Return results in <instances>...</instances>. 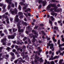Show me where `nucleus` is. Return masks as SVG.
Listing matches in <instances>:
<instances>
[{
  "mask_svg": "<svg viewBox=\"0 0 64 64\" xmlns=\"http://www.w3.org/2000/svg\"><path fill=\"white\" fill-rule=\"evenodd\" d=\"M50 12H51L50 14L51 15H52V16H54V15L55 16H56L57 15V14L56 13H54V11L55 12H62V9L60 8L59 9L57 10L56 8H51L50 9Z\"/></svg>",
  "mask_w": 64,
  "mask_h": 64,
  "instance_id": "1",
  "label": "nucleus"
},
{
  "mask_svg": "<svg viewBox=\"0 0 64 64\" xmlns=\"http://www.w3.org/2000/svg\"><path fill=\"white\" fill-rule=\"evenodd\" d=\"M33 36V40H32V42L33 43H34L35 42V41H36L37 40L36 39H35V38H37V36H33L32 34H31L30 35V38L32 37Z\"/></svg>",
  "mask_w": 64,
  "mask_h": 64,
  "instance_id": "2",
  "label": "nucleus"
},
{
  "mask_svg": "<svg viewBox=\"0 0 64 64\" xmlns=\"http://www.w3.org/2000/svg\"><path fill=\"white\" fill-rule=\"evenodd\" d=\"M17 27L18 29V31L19 32H23V30L21 29L20 30V29L21 28V27L20 26V22H18L17 24Z\"/></svg>",
  "mask_w": 64,
  "mask_h": 64,
  "instance_id": "3",
  "label": "nucleus"
},
{
  "mask_svg": "<svg viewBox=\"0 0 64 64\" xmlns=\"http://www.w3.org/2000/svg\"><path fill=\"white\" fill-rule=\"evenodd\" d=\"M18 17V16L16 15V18L15 19V21L16 22H20V23H22L23 24L24 23L22 21H20V20H19Z\"/></svg>",
  "mask_w": 64,
  "mask_h": 64,
  "instance_id": "4",
  "label": "nucleus"
},
{
  "mask_svg": "<svg viewBox=\"0 0 64 64\" xmlns=\"http://www.w3.org/2000/svg\"><path fill=\"white\" fill-rule=\"evenodd\" d=\"M52 43V41H49V44H48V45L49 46H52L50 47V49H51L52 48H53V46H54V44H50V43Z\"/></svg>",
  "mask_w": 64,
  "mask_h": 64,
  "instance_id": "5",
  "label": "nucleus"
},
{
  "mask_svg": "<svg viewBox=\"0 0 64 64\" xmlns=\"http://www.w3.org/2000/svg\"><path fill=\"white\" fill-rule=\"evenodd\" d=\"M39 3H42L43 4V6H45L46 5V1L43 2L42 1V0H39L38 1Z\"/></svg>",
  "mask_w": 64,
  "mask_h": 64,
  "instance_id": "6",
  "label": "nucleus"
},
{
  "mask_svg": "<svg viewBox=\"0 0 64 64\" xmlns=\"http://www.w3.org/2000/svg\"><path fill=\"white\" fill-rule=\"evenodd\" d=\"M55 4H51L50 5H49L48 7H47V10H49V9H50V8H51V6L52 7H55Z\"/></svg>",
  "mask_w": 64,
  "mask_h": 64,
  "instance_id": "7",
  "label": "nucleus"
},
{
  "mask_svg": "<svg viewBox=\"0 0 64 64\" xmlns=\"http://www.w3.org/2000/svg\"><path fill=\"white\" fill-rule=\"evenodd\" d=\"M16 34H14V35H12V36H8V39H14V38L15 37L14 36H15Z\"/></svg>",
  "mask_w": 64,
  "mask_h": 64,
  "instance_id": "8",
  "label": "nucleus"
},
{
  "mask_svg": "<svg viewBox=\"0 0 64 64\" xmlns=\"http://www.w3.org/2000/svg\"><path fill=\"white\" fill-rule=\"evenodd\" d=\"M10 54L12 56V58H11V61H13V60L14 59H15V56H14V54L12 52H10Z\"/></svg>",
  "mask_w": 64,
  "mask_h": 64,
  "instance_id": "9",
  "label": "nucleus"
},
{
  "mask_svg": "<svg viewBox=\"0 0 64 64\" xmlns=\"http://www.w3.org/2000/svg\"><path fill=\"white\" fill-rule=\"evenodd\" d=\"M14 10V11H12L11 12L12 14H14V13L17 14V10L16 8H15Z\"/></svg>",
  "mask_w": 64,
  "mask_h": 64,
  "instance_id": "10",
  "label": "nucleus"
},
{
  "mask_svg": "<svg viewBox=\"0 0 64 64\" xmlns=\"http://www.w3.org/2000/svg\"><path fill=\"white\" fill-rule=\"evenodd\" d=\"M16 49H17L18 50H20L21 52H22V51H23V50H22V49L20 48H18V46H16Z\"/></svg>",
  "mask_w": 64,
  "mask_h": 64,
  "instance_id": "11",
  "label": "nucleus"
},
{
  "mask_svg": "<svg viewBox=\"0 0 64 64\" xmlns=\"http://www.w3.org/2000/svg\"><path fill=\"white\" fill-rule=\"evenodd\" d=\"M18 44L19 45V44H23V42H22V43L21 42H20V40H18V42H17Z\"/></svg>",
  "mask_w": 64,
  "mask_h": 64,
  "instance_id": "12",
  "label": "nucleus"
},
{
  "mask_svg": "<svg viewBox=\"0 0 64 64\" xmlns=\"http://www.w3.org/2000/svg\"><path fill=\"white\" fill-rule=\"evenodd\" d=\"M7 40V39H6V38H4L2 40H1V42H4V41H6Z\"/></svg>",
  "mask_w": 64,
  "mask_h": 64,
  "instance_id": "13",
  "label": "nucleus"
},
{
  "mask_svg": "<svg viewBox=\"0 0 64 64\" xmlns=\"http://www.w3.org/2000/svg\"><path fill=\"white\" fill-rule=\"evenodd\" d=\"M11 0H10V1H9V0H6V2L8 3L9 4H11Z\"/></svg>",
  "mask_w": 64,
  "mask_h": 64,
  "instance_id": "14",
  "label": "nucleus"
},
{
  "mask_svg": "<svg viewBox=\"0 0 64 64\" xmlns=\"http://www.w3.org/2000/svg\"><path fill=\"white\" fill-rule=\"evenodd\" d=\"M30 9H31L30 8H28L27 10L24 11V12H28V11H29L30 12H31V10H30Z\"/></svg>",
  "mask_w": 64,
  "mask_h": 64,
  "instance_id": "15",
  "label": "nucleus"
},
{
  "mask_svg": "<svg viewBox=\"0 0 64 64\" xmlns=\"http://www.w3.org/2000/svg\"><path fill=\"white\" fill-rule=\"evenodd\" d=\"M54 60V59H53V56L52 55L51 56V58H50L49 59V60Z\"/></svg>",
  "mask_w": 64,
  "mask_h": 64,
  "instance_id": "16",
  "label": "nucleus"
},
{
  "mask_svg": "<svg viewBox=\"0 0 64 64\" xmlns=\"http://www.w3.org/2000/svg\"><path fill=\"white\" fill-rule=\"evenodd\" d=\"M32 32H34V34H36V35L37 36H38V34L36 33V31H34V30H33L32 31Z\"/></svg>",
  "mask_w": 64,
  "mask_h": 64,
  "instance_id": "17",
  "label": "nucleus"
},
{
  "mask_svg": "<svg viewBox=\"0 0 64 64\" xmlns=\"http://www.w3.org/2000/svg\"><path fill=\"white\" fill-rule=\"evenodd\" d=\"M52 39L54 42H56L57 41V40L55 39V37H52Z\"/></svg>",
  "mask_w": 64,
  "mask_h": 64,
  "instance_id": "18",
  "label": "nucleus"
},
{
  "mask_svg": "<svg viewBox=\"0 0 64 64\" xmlns=\"http://www.w3.org/2000/svg\"><path fill=\"white\" fill-rule=\"evenodd\" d=\"M30 26H28V28L27 27L26 28L27 29H28L29 31H29V32H30V31H31V30H30Z\"/></svg>",
  "mask_w": 64,
  "mask_h": 64,
  "instance_id": "19",
  "label": "nucleus"
},
{
  "mask_svg": "<svg viewBox=\"0 0 64 64\" xmlns=\"http://www.w3.org/2000/svg\"><path fill=\"white\" fill-rule=\"evenodd\" d=\"M54 29H56V30H57L58 31H59V30H58V27L54 26Z\"/></svg>",
  "mask_w": 64,
  "mask_h": 64,
  "instance_id": "20",
  "label": "nucleus"
},
{
  "mask_svg": "<svg viewBox=\"0 0 64 64\" xmlns=\"http://www.w3.org/2000/svg\"><path fill=\"white\" fill-rule=\"evenodd\" d=\"M58 56H56L53 58L54 59H58Z\"/></svg>",
  "mask_w": 64,
  "mask_h": 64,
  "instance_id": "21",
  "label": "nucleus"
},
{
  "mask_svg": "<svg viewBox=\"0 0 64 64\" xmlns=\"http://www.w3.org/2000/svg\"><path fill=\"white\" fill-rule=\"evenodd\" d=\"M18 60L19 61H20V62H21V61H22V58H19L18 59Z\"/></svg>",
  "mask_w": 64,
  "mask_h": 64,
  "instance_id": "22",
  "label": "nucleus"
},
{
  "mask_svg": "<svg viewBox=\"0 0 64 64\" xmlns=\"http://www.w3.org/2000/svg\"><path fill=\"white\" fill-rule=\"evenodd\" d=\"M5 16V18H6H6H8V16H5V15H4L2 16V17L3 18H4V17Z\"/></svg>",
  "mask_w": 64,
  "mask_h": 64,
  "instance_id": "23",
  "label": "nucleus"
},
{
  "mask_svg": "<svg viewBox=\"0 0 64 64\" xmlns=\"http://www.w3.org/2000/svg\"><path fill=\"white\" fill-rule=\"evenodd\" d=\"M63 60H62V59L60 60L59 62H60L61 64H62V62H63Z\"/></svg>",
  "mask_w": 64,
  "mask_h": 64,
  "instance_id": "24",
  "label": "nucleus"
},
{
  "mask_svg": "<svg viewBox=\"0 0 64 64\" xmlns=\"http://www.w3.org/2000/svg\"><path fill=\"white\" fill-rule=\"evenodd\" d=\"M50 18L52 20H54V18H53V16H51Z\"/></svg>",
  "mask_w": 64,
  "mask_h": 64,
  "instance_id": "25",
  "label": "nucleus"
},
{
  "mask_svg": "<svg viewBox=\"0 0 64 64\" xmlns=\"http://www.w3.org/2000/svg\"><path fill=\"white\" fill-rule=\"evenodd\" d=\"M6 21L7 23L9 24V19L8 18L6 19Z\"/></svg>",
  "mask_w": 64,
  "mask_h": 64,
  "instance_id": "26",
  "label": "nucleus"
},
{
  "mask_svg": "<svg viewBox=\"0 0 64 64\" xmlns=\"http://www.w3.org/2000/svg\"><path fill=\"white\" fill-rule=\"evenodd\" d=\"M17 29H16L15 30V28H13V31L14 32H16V31H17Z\"/></svg>",
  "mask_w": 64,
  "mask_h": 64,
  "instance_id": "27",
  "label": "nucleus"
},
{
  "mask_svg": "<svg viewBox=\"0 0 64 64\" xmlns=\"http://www.w3.org/2000/svg\"><path fill=\"white\" fill-rule=\"evenodd\" d=\"M41 32L43 34H44V35H46V34L43 31H42Z\"/></svg>",
  "mask_w": 64,
  "mask_h": 64,
  "instance_id": "28",
  "label": "nucleus"
},
{
  "mask_svg": "<svg viewBox=\"0 0 64 64\" xmlns=\"http://www.w3.org/2000/svg\"><path fill=\"white\" fill-rule=\"evenodd\" d=\"M20 5H25V4H23L22 2H20Z\"/></svg>",
  "mask_w": 64,
  "mask_h": 64,
  "instance_id": "29",
  "label": "nucleus"
},
{
  "mask_svg": "<svg viewBox=\"0 0 64 64\" xmlns=\"http://www.w3.org/2000/svg\"><path fill=\"white\" fill-rule=\"evenodd\" d=\"M49 22L50 24H51V26H52V21H51L50 20Z\"/></svg>",
  "mask_w": 64,
  "mask_h": 64,
  "instance_id": "30",
  "label": "nucleus"
},
{
  "mask_svg": "<svg viewBox=\"0 0 64 64\" xmlns=\"http://www.w3.org/2000/svg\"><path fill=\"white\" fill-rule=\"evenodd\" d=\"M18 59H17L16 60H15L14 62V63H15V64H16V63H17V62H18Z\"/></svg>",
  "mask_w": 64,
  "mask_h": 64,
  "instance_id": "31",
  "label": "nucleus"
},
{
  "mask_svg": "<svg viewBox=\"0 0 64 64\" xmlns=\"http://www.w3.org/2000/svg\"><path fill=\"white\" fill-rule=\"evenodd\" d=\"M62 20H60L58 21V23L60 24V23H62L61 22H62Z\"/></svg>",
  "mask_w": 64,
  "mask_h": 64,
  "instance_id": "32",
  "label": "nucleus"
},
{
  "mask_svg": "<svg viewBox=\"0 0 64 64\" xmlns=\"http://www.w3.org/2000/svg\"><path fill=\"white\" fill-rule=\"evenodd\" d=\"M60 50H61V51H63V50H64V48H60Z\"/></svg>",
  "mask_w": 64,
  "mask_h": 64,
  "instance_id": "33",
  "label": "nucleus"
},
{
  "mask_svg": "<svg viewBox=\"0 0 64 64\" xmlns=\"http://www.w3.org/2000/svg\"><path fill=\"white\" fill-rule=\"evenodd\" d=\"M19 9V10H21V6L19 5L18 6Z\"/></svg>",
  "mask_w": 64,
  "mask_h": 64,
  "instance_id": "34",
  "label": "nucleus"
},
{
  "mask_svg": "<svg viewBox=\"0 0 64 64\" xmlns=\"http://www.w3.org/2000/svg\"><path fill=\"white\" fill-rule=\"evenodd\" d=\"M19 15H22L23 14V13L21 12H18Z\"/></svg>",
  "mask_w": 64,
  "mask_h": 64,
  "instance_id": "35",
  "label": "nucleus"
},
{
  "mask_svg": "<svg viewBox=\"0 0 64 64\" xmlns=\"http://www.w3.org/2000/svg\"><path fill=\"white\" fill-rule=\"evenodd\" d=\"M10 7H11V6H10V5H9L8 6V9H10Z\"/></svg>",
  "mask_w": 64,
  "mask_h": 64,
  "instance_id": "36",
  "label": "nucleus"
},
{
  "mask_svg": "<svg viewBox=\"0 0 64 64\" xmlns=\"http://www.w3.org/2000/svg\"><path fill=\"white\" fill-rule=\"evenodd\" d=\"M27 38L26 37H24V38L23 39V41H25L26 39H27Z\"/></svg>",
  "mask_w": 64,
  "mask_h": 64,
  "instance_id": "37",
  "label": "nucleus"
},
{
  "mask_svg": "<svg viewBox=\"0 0 64 64\" xmlns=\"http://www.w3.org/2000/svg\"><path fill=\"white\" fill-rule=\"evenodd\" d=\"M14 4L16 7H17V2H16Z\"/></svg>",
  "mask_w": 64,
  "mask_h": 64,
  "instance_id": "38",
  "label": "nucleus"
},
{
  "mask_svg": "<svg viewBox=\"0 0 64 64\" xmlns=\"http://www.w3.org/2000/svg\"><path fill=\"white\" fill-rule=\"evenodd\" d=\"M3 9L4 10H3V12H5V11H6V10H5V8H3Z\"/></svg>",
  "mask_w": 64,
  "mask_h": 64,
  "instance_id": "39",
  "label": "nucleus"
},
{
  "mask_svg": "<svg viewBox=\"0 0 64 64\" xmlns=\"http://www.w3.org/2000/svg\"><path fill=\"white\" fill-rule=\"evenodd\" d=\"M47 61L46 60H45V62H44V64H47Z\"/></svg>",
  "mask_w": 64,
  "mask_h": 64,
  "instance_id": "40",
  "label": "nucleus"
},
{
  "mask_svg": "<svg viewBox=\"0 0 64 64\" xmlns=\"http://www.w3.org/2000/svg\"><path fill=\"white\" fill-rule=\"evenodd\" d=\"M24 15H25L26 16V17H28V16L27 15V14H26L25 13H24Z\"/></svg>",
  "mask_w": 64,
  "mask_h": 64,
  "instance_id": "41",
  "label": "nucleus"
},
{
  "mask_svg": "<svg viewBox=\"0 0 64 64\" xmlns=\"http://www.w3.org/2000/svg\"><path fill=\"white\" fill-rule=\"evenodd\" d=\"M60 43V40H58V44H59Z\"/></svg>",
  "mask_w": 64,
  "mask_h": 64,
  "instance_id": "42",
  "label": "nucleus"
},
{
  "mask_svg": "<svg viewBox=\"0 0 64 64\" xmlns=\"http://www.w3.org/2000/svg\"><path fill=\"white\" fill-rule=\"evenodd\" d=\"M12 7H14V4H12Z\"/></svg>",
  "mask_w": 64,
  "mask_h": 64,
  "instance_id": "43",
  "label": "nucleus"
},
{
  "mask_svg": "<svg viewBox=\"0 0 64 64\" xmlns=\"http://www.w3.org/2000/svg\"><path fill=\"white\" fill-rule=\"evenodd\" d=\"M2 44L3 45H6V44H6V43L5 42H4L2 43Z\"/></svg>",
  "mask_w": 64,
  "mask_h": 64,
  "instance_id": "44",
  "label": "nucleus"
},
{
  "mask_svg": "<svg viewBox=\"0 0 64 64\" xmlns=\"http://www.w3.org/2000/svg\"><path fill=\"white\" fill-rule=\"evenodd\" d=\"M28 16H31V14L30 13H28Z\"/></svg>",
  "mask_w": 64,
  "mask_h": 64,
  "instance_id": "45",
  "label": "nucleus"
},
{
  "mask_svg": "<svg viewBox=\"0 0 64 64\" xmlns=\"http://www.w3.org/2000/svg\"><path fill=\"white\" fill-rule=\"evenodd\" d=\"M23 16L22 15V16H20V19H21V18H23Z\"/></svg>",
  "mask_w": 64,
  "mask_h": 64,
  "instance_id": "46",
  "label": "nucleus"
},
{
  "mask_svg": "<svg viewBox=\"0 0 64 64\" xmlns=\"http://www.w3.org/2000/svg\"><path fill=\"white\" fill-rule=\"evenodd\" d=\"M0 35L2 37V36H3L4 35V34H1Z\"/></svg>",
  "mask_w": 64,
  "mask_h": 64,
  "instance_id": "47",
  "label": "nucleus"
},
{
  "mask_svg": "<svg viewBox=\"0 0 64 64\" xmlns=\"http://www.w3.org/2000/svg\"><path fill=\"white\" fill-rule=\"evenodd\" d=\"M57 6H58V7H60V6H60V4H58L57 5Z\"/></svg>",
  "mask_w": 64,
  "mask_h": 64,
  "instance_id": "48",
  "label": "nucleus"
},
{
  "mask_svg": "<svg viewBox=\"0 0 64 64\" xmlns=\"http://www.w3.org/2000/svg\"><path fill=\"white\" fill-rule=\"evenodd\" d=\"M54 61L55 63H57V62H58V60H54Z\"/></svg>",
  "mask_w": 64,
  "mask_h": 64,
  "instance_id": "49",
  "label": "nucleus"
},
{
  "mask_svg": "<svg viewBox=\"0 0 64 64\" xmlns=\"http://www.w3.org/2000/svg\"><path fill=\"white\" fill-rule=\"evenodd\" d=\"M60 55H62V56H63V54L61 52L60 53Z\"/></svg>",
  "mask_w": 64,
  "mask_h": 64,
  "instance_id": "50",
  "label": "nucleus"
},
{
  "mask_svg": "<svg viewBox=\"0 0 64 64\" xmlns=\"http://www.w3.org/2000/svg\"><path fill=\"white\" fill-rule=\"evenodd\" d=\"M42 38H43V39H46V38L44 37V36H43L42 37Z\"/></svg>",
  "mask_w": 64,
  "mask_h": 64,
  "instance_id": "51",
  "label": "nucleus"
},
{
  "mask_svg": "<svg viewBox=\"0 0 64 64\" xmlns=\"http://www.w3.org/2000/svg\"><path fill=\"white\" fill-rule=\"evenodd\" d=\"M16 51V50L15 49H14L12 50V52H15Z\"/></svg>",
  "mask_w": 64,
  "mask_h": 64,
  "instance_id": "52",
  "label": "nucleus"
},
{
  "mask_svg": "<svg viewBox=\"0 0 64 64\" xmlns=\"http://www.w3.org/2000/svg\"><path fill=\"white\" fill-rule=\"evenodd\" d=\"M28 41L29 43H31V41H30V40L29 39H28Z\"/></svg>",
  "mask_w": 64,
  "mask_h": 64,
  "instance_id": "53",
  "label": "nucleus"
},
{
  "mask_svg": "<svg viewBox=\"0 0 64 64\" xmlns=\"http://www.w3.org/2000/svg\"><path fill=\"white\" fill-rule=\"evenodd\" d=\"M62 41H63V42H64V38H62Z\"/></svg>",
  "mask_w": 64,
  "mask_h": 64,
  "instance_id": "54",
  "label": "nucleus"
},
{
  "mask_svg": "<svg viewBox=\"0 0 64 64\" xmlns=\"http://www.w3.org/2000/svg\"><path fill=\"white\" fill-rule=\"evenodd\" d=\"M5 56H6V57L8 58L9 57V55H8V54H6Z\"/></svg>",
  "mask_w": 64,
  "mask_h": 64,
  "instance_id": "55",
  "label": "nucleus"
},
{
  "mask_svg": "<svg viewBox=\"0 0 64 64\" xmlns=\"http://www.w3.org/2000/svg\"><path fill=\"white\" fill-rule=\"evenodd\" d=\"M10 21H12L13 20V18H10Z\"/></svg>",
  "mask_w": 64,
  "mask_h": 64,
  "instance_id": "56",
  "label": "nucleus"
},
{
  "mask_svg": "<svg viewBox=\"0 0 64 64\" xmlns=\"http://www.w3.org/2000/svg\"><path fill=\"white\" fill-rule=\"evenodd\" d=\"M41 7H42V5H40L38 7L39 8H41Z\"/></svg>",
  "mask_w": 64,
  "mask_h": 64,
  "instance_id": "57",
  "label": "nucleus"
},
{
  "mask_svg": "<svg viewBox=\"0 0 64 64\" xmlns=\"http://www.w3.org/2000/svg\"><path fill=\"white\" fill-rule=\"evenodd\" d=\"M40 62H43L44 61V60H40Z\"/></svg>",
  "mask_w": 64,
  "mask_h": 64,
  "instance_id": "58",
  "label": "nucleus"
},
{
  "mask_svg": "<svg viewBox=\"0 0 64 64\" xmlns=\"http://www.w3.org/2000/svg\"><path fill=\"white\" fill-rule=\"evenodd\" d=\"M62 46V44H60L59 45V47H60Z\"/></svg>",
  "mask_w": 64,
  "mask_h": 64,
  "instance_id": "59",
  "label": "nucleus"
},
{
  "mask_svg": "<svg viewBox=\"0 0 64 64\" xmlns=\"http://www.w3.org/2000/svg\"><path fill=\"white\" fill-rule=\"evenodd\" d=\"M26 7H24L23 8V9L24 10H25V9H26Z\"/></svg>",
  "mask_w": 64,
  "mask_h": 64,
  "instance_id": "60",
  "label": "nucleus"
},
{
  "mask_svg": "<svg viewBox=\"0 0 64 64\" xmlns=\"http://www.w3.org/2000/svg\"><path fill=\"white\" fill-rule=\"evenodd\" d=\"M3 6V4L0 3V6Z\"/></svg>",
  "mask_w": 64,
  "mask_h": 64,
  "instance_id": "61",
  "label": "nucleus"
},
{
  "mask_svg": "<svg viewBox=\"0 0 64 64\" xmlns=\"http://www.w3.org/2000/svg\"><path fill=\"white\" fill-rule=\"evenodd\" d=\"M47 17L48 18H50V16L48 14H47Z\"/></svg>",
  "mask_w": 64,
  "mask_h": 64,
  "instance_id": "62",
  "label": "nucleus"
},
{
  "mask_svg": "<svg viewBox=\"0 0 64 64\" xmlns=\"http://www.w3.org/2000/svg\"><path fill=\"white\" fill-rule=\"evenodd\" d=\"M38 28V27L37 26H35L34 28V29H37Z\"/></svg>",
  "mask_w": 64,
  "mask_h": 64,
  "instance_id": "63",
  "label": "nucleus"
},
{
  "mask_svg": "<svg viewBox=\"0 0 64 64\" xmlns=\"http://www.w3.org/2000/svg\"><path fill=\"white\" fill-rule=\"evenodd\" d=\"M11 45V43H8V46H10Z\"/></svg>",
  "mask_w": 64,
  "mask_h": 64,
  "instance_id": "64",
  "label": "nucleus"
}]
</instances>
